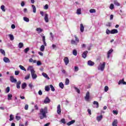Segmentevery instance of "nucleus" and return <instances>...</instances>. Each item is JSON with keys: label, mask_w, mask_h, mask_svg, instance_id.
Wrapping results in <instances>:
<instances>
[{"label": "nucleus", "mask_w": 126, "mask_h": 126, "mask_svg": "<svg viewBox=\"0 0 126 126\" xmlns=\"http://www.w3.org/2000/svg\"><path fill=\"white\" fill-rule=\"evenodd\" d=\"M39 115H41L42 116H40L39 118L40 120H43V119L47 118L46 114L48 113V108L47 107H45L44 109L41 108L40 110Z\"/></svg>", "instance_id": "f257e3e1"}, {"label": "nucleus", "mask_w": 126, "mask_h": 126, "mask_svg": "<svg viewBox=\"0 0 126 126\" xmlns=\"http://www.w3.org/2000/svg\"><path fill=\"white\" fill-rule=\"evenodd\" d=\"M27 70H31L32 79H36V78H37V74H35V70L32 66H29L27 68Z\"/></svg>", "instance_id": "f03ea898"}, {"label": "nucleus", "mask_w": 126, "mask_h": 126, "mask_svg": "<svg viewBox=\"0 0 126 126\" xmlns=\"http://www.w3.org/2000/svg\"><path fill=\"white\" fill-rule=\"evenodd\" d=\"M105 65H106V63L105 62H103V63L98 67V70H101V71H103L104 69H105Z\"/></svg>", "instance_id": "7ed1b4c3"}, {"label": "nucleus", "mask_w": 126, "mask_h": 126, "mask_svg": "<svg viewBox=\"0 0 126 126\" xmlns=\"http://www.w3.org/2000/svg\"><path fill=\"white\" fill-rule=\"evenodd\" d=\"M10 81L12 83H16V82H17V80H16V79H15L13 76H11L10 77Z\"/></svg>", "instance_id": "20e7f679"}, {"label": "nucleus", "mask_w": 126, "mask_h": 126, "mask_svg": "<svg viewBox=\"0 0 126 126\" xmlns=\"http://www.w3.org/2000/svg\"><path fill=\"white\" fill-rule=\"evenodd\" d=\"M51 102V99H50V98H49V97H46L45 98V99H44L43 103H44V104H49V103Z\"/></svg>", "instance_id": "39448f33"}, {"label": "nucleus", "mask_w": 126, "mask_h": 126, "mask_svg": "<svg viewBox=\"0 0 126 126\" xmlns=\"http://www.w3.org/2000/svg\"><path fill=\"white\" fill-rule=\"evenodd\" d=\"M87 54H88V51H85L82 54V57L83 58V59H86L87 57Z\"/></svg>", "instance_id": "423d86ee"}, {"label": "nucleus", "mask_w": 126, "mask_h": 126, "mask_svg": "<svg viewBox=\"0 0 126 126\" xmlns=\"http://www.w3.org/2000/svg\"><path fill=\"white\" fill-rule=\"evenodd\" d=\"M62 113V109H61V105H58L57 107V114L61 115Z\"/></svg>", "instance_id": "0eeeda50"}, {"label": "nucleus", "mask_w": 126, "mask_h": 126, "mask_svg": "<svg viewBox=\"0 0 126 126\" xmlns=\"http://www.w3.org/2000/svg\"><path fill=\"white\" fill-rule=\"evenodd\" d=\"M63 61L64 62L65 64L66 65H67V64H68V63H69V60H68V57H65L63 59Z\"/></svg>", "instance_id": "6e6552de"}, {"label": "nucleus", "mask_w": 126, "mask_h": 126, "mask_svg": "<svg viewBox=\"0 0 126 126\" xmlns=\"http://www.w3.org/2000/svg\"><path fill=\"white\" fill-rule=\"evenodd\" d=\"M94 64H95V63L92 61L90 60L88 61V65H90V66H93Z\"/></svg>", "instance_id": "1a4fd4ad"}, {"label": "nucleus", "mask_w": 126, "mask_h": 126, "mask_svg": "<svg viewBox=\"0 0 126 126\" xmlns=\"http://www.w3.org/2000/svg\"><path fill=\"white\" fill-rule=\"evenodd\" d=\"M90 97V93H89V92H87L86 94V95L85 96V99L86 100V101H88V100H89Z\"/></svg>", "instance_id": "9d476101"}, {"label": "nucleus", "mask_w": 126, "mask_h": 126, "mask_svg": "<svg viewBox=\"0 0 126 126\" xmlns=\"http://www.w3.org/2000/svg\"><path fill=\"white\" fill-rule=\"evenodd\" d=\"M114 50L113 49H110L107 53V59H110V57L111 56V54L112 53H113V51Z\"/></svg>", "instance_id": "9b49d317"}, {"label": "nucleus", "mask_w": 126, "mask_h": 126, "mask_svg": "<svg viewBox=\"0 0 126 126\" xmlns=\"http://www.w3.org/2000/svg\"><path fill=\"white\" fill-rule=\"evenodd\" d=\"M3 61L4 62V63H10V60L7 57H4L3 58Z\"/></svg>", "instance_id": "f8f14e48"}, {"label": "nucleus", "mask_w": 126, "mask_h": 126, "mask_svg": "<svg viewBox=\"0 0 126 126\" xmlns=\"http://www.w3.org/2000/svg\"><path fill=\"white\" fill-rule=\"evenodd\" d=\"M119 32L118 30L117 29H113L111 31V34H117Z\"/></svg>", "instance_id": "ddd939ff"}, {"label": "nucleus", "mask_w": 126, "mask_h": 126, "mask_svg": "<svg viewBox=\"0 0 126 126\" xmlns=\"http://www.w3.org/2000/svg\"><path fill=\"white\" fill-rule=\"evenodd\" d=\"M112 126H118V120L115 119L112 123Z\"/></svg>", "instance_id": "4468645a"}, {"label": "nucleus", "mask_w": 126, "mask_h": 126, "mask_svg": "<svg viewBox=\"0 0 126 126\" xmlns=\"http://www.w3.org/2000/svg\"><path fill=\"white\" fill-rule=\"evenodd\" d=\"M36 31H37V33L40 34V33H42V32H43V29H41V28H37L36 29Z\"/></svg>", "instance_id": "2eb2a0df"}, {"label": "nucleus", "mask_w": 126, "mask_h": 126, "mask_svg": "<svg viewBox=\"0 0 126 126\" xmlns=\"http://www.w3.org/2000/svg\"><path fill=\"white\" fill-rule=\"evenodd\" d=\"M48 16V14H45V16L44 17V20L46 23L49 22V18Z\"/></svg>", "instance_id": "dca6fc26"}, {"label": "nucleus", "mask_w": 126, "mask_h": 126, "mask_svg": "<svg viewBox=\"0 0 126 126\" xmlns=\"http://www.w3.org/2000/svg\"><path fill=\"white\" fill-rule=\"evenodd\" d=\"M74 123H75V120H72L67 123V126H71V125H73Z\"/></svg>", "instance_id": "f3484780"}, {"label": "nucleus", "mask_w": 126, "mask_h": 126, "mask_svg": "<svg viewBox=\"0 0 126 126\" xmlns=\"http://www.w3.org/2000/svg\"><path fill=\"white\" fill-rule=\"evenodd\" d=\"M20 84H21V81H19L16 84V87L17 89H20Z\"/></svg>", "instance_id": "a211bd4d"}, {"label": "nucleus", "mask_w": 126, "mask_h": 126, "mask_svg": "<svg viewBox=\"0 0 126 126\" xmlns=\"http://www.w3.org/2000/svg\"><path fill=\"white\" fill-rule=\"evenodd\" d=\"M80 31L82 33H83L84 32V27L83 26V24H80Z\"/></svg>", "instance_id": "6ab92c4d"}, {"label": "nucleus", "mask_w": 126, "mask_h": 126, "mask_svg": "<svg viewBox=\"0 0 126 126\" xmlns=\"http://www.w3.org/2000/svg\"><path fill=\"white\" fill-rule=\"evenodd\" d=\"M22 89H25L26 87H27V84L26 83H23L22 84Z\"/></svg>", "instance_id": "aec40b11"}, {"label": "nucleus", "mask_w": 126, "mask_h": 126, "mask_svg": "<svg viewBox=\"0 0 126 126\" xmlns=\"http://www.w3.org/2000/svg\"><path fill=\"white\" fill-rule=\"evenodd\" d=\"M42 75L45 77V78H47V79H50V77H49V76H48V74H47L46 73L43 72L42 73Z\"/></svg>", "instance_id": "412c9836"}, {"label": "nucleus", "mask_w": 126, "mask_h": 126, "mask_svg": "<svg viewBox=\"0 0 126 126\" xmlns=\"http://www.w3.org/2000/svg\"><path fill=\"white\" fill-rule=\"evenodd\" d=\"M102 119H103V115H100L99 116H97L96 118V120H97V121H98V122H100V121H101V120H102Z\"/></svg>", "instance_id": "4be33fe9"}, {"label": "nucleus", "mask_w": 126, "mask_h": 126, "mask_svg": "<svg viewBox=\"0 0 126 126\" xmlns=\"http://www.w3.org/2000/svg\"><path fill=\"white\" fill-rule=\"evenodd\" d=\"M8 37L10 38L11 41H13L14 40V36L12 34H8Z\"/></svg>", "instance_id": "5701e85b"}, {"label": "nucleus", "mask_w": 126, "mask_h": 126, "mask_svg": "<svg viewBox=\"0 0 126 126\" xmlns=\"http://www.w3.org/2000/svg\"><path fill=\"white\" fill-rule=\"evenodd\" d=\"M114 3L115 5H117V6H120V5H121V4H120L117 0L114 1Z\"/></svg>", "instance_id": "b1692460"}, {"label": "nucleus", "mask_w": 126, "mask_h": 126, "mask_svg": "<svg viewBox=\"0 0 126 126\" xmlns=\"http://www.w3.org/2000/svg\"><path fill=\"white\" fill-rule=\"evenodd\" d=\"M124 81H125V79L123 78L122 80H120V81L118 82L119 85H121V84H123Z\"/></svg>", "instance_id": "393cba45"}, {"label": "nucleus", "mask_w": 126, "mask_h": 126, "mask_svg": "<svg viewBox=\"0 0 126 126\" xmlns=\"http://www.w3.org/2000/svg\"><path fill=\"white\" fill-rule=\"evenodd\" d=\"M40 51H41V52H44V51H45V46L44 45L41 46Z\"/></svg>", "instance_id": "a878e982"}, {"label": "nucleus", "mask_w": 126, "mask_h": 126, "mask_svg": "<svg viewBox=\"0 0 126 126\" xmlns=\"http://www.w3.org/2000/svg\"><path fill=\"white\" fill-rule=\"evenodd\" d=\"M12 98V94H8V98H7L8 101H10V100H11Z\"/></svg>", "instance_id": "bb28decb"}, {"label": "nucleus", "mask_w": 126, "mask_h": 126, "mask_svg": "<svg viewBox=\"0 0 126 126\" xmlns=\"http://www.w3.org/2000/svg\"><path fill=\"white\" fill-rule=\"evenodd\" d=\"M59 86L60 88H61L62 89H63V87H64V85L63 84V82H61L59 83Z\"/></svg>", "instance_id": "cd10ccee"}, {"label": "nucleus", "mask_w": 126, "mask_h": 126, "mask_svg": "<svg viewBox=\"0 0 126 126\" xmlns=\"http://www.w3.org/2000/svg\"><path fill=\"white\" fill-rule=\"evenodd\" d=\"M94 105H96V108H99V103L97 101H94L93 102Z\"/></svg>", "instance_id": "c85d7f7f"}, {"label": "nucleus", "mask_w": 126, "mask_h": 126, "mask_svg": "<svg viewBox=\"0 0 126 126\" xmlns=\"http://www.w3.org/2000/svg\"><path fill=\"white\" fill-rule=\"evenodd\" d=\"M32 7L33 13H36V7L34 5H32Z\"/></svg>", "instance_id": "c756f323"}, {"label": "nucleus", "mask_w": 126, "mask_h": 126, "mask_svg": "<svg viewBox=\"0 0 126 126\" xmlns=\"http://www.w3.org/2000/svg\"><path fill=\"white\" fill-rule=\"evenodd\" d=\"M23 46H24L23 43H22V42H20V43H19L18 47H19V49H21L22 48H23Z\"/></svg>", "instance_id": "7c9ffc66"}, {"label": "nucleus", "mask_w": 126, "mask_h": 126, "mask_svg": "<svg viewBox=\"0 0 126 126\" xmlns=\"http://www.w3.org/2000/svg\"><path fill=\"white\" fill-rule=\"evenodd\" d=\"M65 84V85H68L69 84V79L68 78H66Z\"/></svg>", "instance_id": "2f4dec72"}, {"label": "nucleus", "mask_w": 126, "mask_h": 126, "mask_svg": "<svg viewBox=\"0 0 126 126\" xmlns=\"http://www.w3.org/2000/svg\"><path fill=\"white\" fill-rule=\"evenodd\" d=\"M74 89L78 94H80V90L77 87H74Z\"/></svg>", "instance_id": "473e14b6"}, {"label": "nucleus", "mask_w": 126, "mask_h": 126, "mask_svg": "<svg viewBox=\"0 0 126 126\" xmlns=\"http://www.w3.org/2000/svg\"><path fill=\"white\" fill-rule=\"evenodd\" d=\"M19 67L20 68H21V69H22V70H24V71H26V69H25V67H24V66L20 65Z\"/></svg>", "instance_id": "72a5a7b5"}, {"label": "nucleus", "mask_w": 126, "mask_h": 126, "mask_svg": "<svg viewBox=\"0 0 126 126\" xmlns=\"http://www.w3.org/2000/svg\"><path fill=\"white\" fill-rule=\"evenodd\" d=\"M30 50V48L29 47H28V48L25 49L24 53H25V54H27V53H28V52H29Z\"/></svg>", "instance_id": "f704fd0d"}, {"label": "nucleus", "mask_w": 126, "mask_h": 126, "mask_svg": "<svg viewBox=\"0 0 126 126\" xmlns=\"http://www.w3.org/2000/svg\"><path fill=\"white\" fill-rule=\"evenodd\" d=\"M23 19H24V21H26V22H29V21H30L29 18H28L26 17H24L23 18Z\"/></svg>", "instance_id": "c9c22d12"}, {"label": "nucleus", "mask_w": 126, "mask_h": 126, "mask_svg": "<svg viewBox=\"0 0 126 126\" xmlns=\"http://www.w3.org/2000/svg\"><path fill=\"white\" fill-rule=\"evenodd\" d=\"M45 89V91H47V92H48V91H50V87L49 86H46Z\"/></svg>", "instance_id": "e433bc0d"}, {"label": "nucleus", "mask_w": 126, "mask_h": 126, "mask_svg": "<svg viewBox=\"0 0 126 126\" xmlns=\"http://www.w3.org/2000/svg\"><path fill=\"white\" fill-rule=\"evenodd\" d=\"M73 55L74 56H77V51H76V50L74 49L73 50Z\"/></svg>", "instance_id": "4c0bfd02"}, {"label": "nucleus", "mask_w": 126, "mask_h": 126, "mask_svg": "<svg viewBox=\"0 0 126 126\" xmlns=\"http://www.w3.org/2000/svg\"><path fill=\"white\" fill-rule=\"evenodd\" d=\"M77 14H81V9L80 8H78L77 10Z\"/></svg>", "instance_id": "58836bf2"}, {"label": "nucleus", "mask_w": 126, "mask_h": 126, "mask_svg": "<svg viewBox=\"0 0 126 126\" xmlns=\"http://www.w3.org/2000/svg\"><path fill=\"white\" fill-rule=\"evenodd\" d=\"M90 13H95L96 12V10L94 9H91L90 10Z\"/></svg>", "instance_id": "ea45409f"}, {"label": "nucleus", "mask_w": 126, "mask_h": 126, "mask_svg": "<svg viewBox=\"0 0 126 126\" xmlns=\"http://www.w3.org/2000/svg\"><path fill=\"white\" fill-rule=\"evenodd\" d=\"M14 119V117L13 116L12 114H11V115H10L9 121H13Z\"/></svg>", "instance_id": "a19ab883"}, {"label": "nucleus", "mask_w": 126, "mask_h": 126, "mask_svg": "<svg viewBox=\"0 0 126 126\" xmlns=\"http://www.w3.org/2000/svg\"><path fill=\"white\" fill-rule=\"evenodd\" d=\"M5 6H4V5H2L0 7V8L1 9V10H2L3 11L5 12Z\"/></svg>", "instance_id": "79ce46f5"}, {"label": "nucleus", "mask_w": 126, "mask_h": 126, "mask_svg": "<svg viewBox=\"0 0 126 126\" xmlns=\"http://www.w3.org/2000/svg\"><path fill=\"white\" fill-rule=\"evenodd\" d=\"M61 122L62 123V124H63L64 125H65V124L66 123L65 122V119L64 118L62 119Z\"/></svg>", "instance_id": "37998d69"}, {"label": "nucleus", "mask_w": 126, "mask_h": 126, "mask_svg": "<svg viewBox=\"0 0 126 126\" xmlns=\"http://www.w3.org/2000/svg\"><path fill=\"white\" fill-rule=\"evenodd\" d=\"M50 87L51 89V91H53L54 92V91H55V88L54 87V86H53L52 85H50Z\"/></svg>", "instance_id": "c03bdc74"}, {"label": "nucleus", "mask_w": 126, "mask_h": 126, "mask_svg": "<svg viewBox=\"0 0 126 126\" xmlns=\"http://www.w3.org/2000/svg\"><path fill=\"white\" fill-rule=\"evenodd\" d=\"M0 52L2 54V55H4V56H5V52L2 49H0Z\"/></svg>", "instance_id": "a18cd8bd"}, {"label": "nucleus", "mask_w": 126, "mask_h": 126, "mask_svg": "<svg viewBox=\"0 0 126 126\" xmlns=\"http://www.w3.org/2000/svg\"><path fill=\"white\" fill-rule=\"evenodd\" d=\"M114 4H113V3H111V4H110V6H109V8L110 9H114Z\"/></svg>", "instance_id": "49530a36"}, {"label": "nucleus", "mask_w": 126, "mask_h": 126, "mask_svg": "<svg viewBox=\"0 0 126 126\" xmlns=\"http://www.w3.org/2000/svg\"><path fill=\"white\" fill-rule=\"evenodd\" d=\"M71 44H72L73 45H77V44L76 43V42L73 40H71Z\"/></svg>", "instance_id": "de8ad7c7"}, {"label": "nucleus", "mask_w": 126, "mask_h": 126, "mask_svg": "<svg viewBox=\"0 0 126 126\" xmlns=\"http://www.w3.org/2000/svg\"><path fill=\"white\" fill-rule=\"evenodd\" d=\"M75 41L77 42V43H79V39L76 36V35H74Z\"/></svg>", "instance_id": "09e8293b"}, {"label": "nucleus", "mask_w": 126, "mask_h": 126, "mask_svg": "<svg viewBox=\"0 0 126 126\" xmlns=\"http://www.w3.org/2000/svg\"><path fill=\"white\" fill-rule=\"evenodd\" d=\"M9 91H10V88H9V87H7L6 88V93H8L9 92Z\"/></svg>", "instance_id": "8fccbe9b"}, {"label": "nucleus", "mask_w": 126, "mask_h": 126, "mask_svg": "<svg viewBox=\"0 0 126 126\" xmlns=\"http://www.w3.org/2000/svg\"><path fill=\"white\" fill-rule=\"evenodd\" d=\"M108 90H109V87L108 86H106L104 87V91H105V92H108Z\"/></svg>", "instance_id": "3c124183"}, {"label": "nucleus", "mask_w": 126, "mask_h": 126, "mask_svg": "<svg viewBox=\"0 0 126 126\" xmlns=\"http://www.w3.org/2000/svg\"><path fill=\"white\" fill-rule=\"evenodd\" d=\"M79 70V68L78 66H75L74 67V71H75V72L78 71Z\"/></svg>", "instance_id": "603ef678"}, {"label": "nucleus", "mask_w": 126, "mask_h": 126, "mask_svg": "<svg viewBox=\"0 0 126 126\" xmlns=\"http://www.w3.org/2000/svg\"><path fill=\"white\" fill-rule=\"evenodd\" d=\"M106 33L107 34V35H109V34H111V31H109V29H107L106 31Z\"/></svg>", "instance_id": "864d4df0"}, {"label": "nucleus", "mask_w": 126, "mask_h": 126, "mask_svg": "<svg viewBox=\"0 0 126 126\" xmlns=\"http://www.w3.org/2000/svg\"><path fill=\"white\" fill-rule=\"evenodd\" d=\"M29 78H30V74H29V75H28L27 76L25 77V79H26V80L29 79Z\"/></svg>", "instance_id": "5fc2aeb1"}, {"label": "nucleus", "mask_w": 126, "mask_h": 126, "mask_svg": "<svg viewBox=\"0 0 126 126\" xmlns=\"http://www.w3.org/2000/svg\"><path fill=\"white\" fill-rule=\"evenodd\" d=\"M106 26H107V27H111L112 26V23H108L106 25Z\"/></svg>", "instance_id": "6e6d98bb"}, {"label": "nucleus", "mask_w": 126, "mask_h": 126, "mask_svg": "<svg viewBox=\"0 0 126 126\" xmlns=\"http://www.w3.org/2000/svg\"><path fill=\"white\" fill-rule=\"evenodd\" d=\"M36 63L38 66L42 65V63L40 61H37Z\"/></svg>", "instance_id": "4d7b16f0"}, {"label": "nucleus", "mask_w": 126, "mask_h": 126, "mask_svg": "<svg viewBox=\"0 0 126 126\" xmlns=\"http://www.w3.org/2000/svg\"><path fill=\"white\" fill-rule=\"evenodd\" d=\"M21 6L23 7L24 6V5H25V2H24V1H22L21 3Z\"/></svg>", "instance_id": "13d9d810"}, {"label": "nucleus", "mask_w": 126, "mask_h": 126, "mask_svg": "<svg viewBox=\"0 0 126 126\" xmlns=\"http://www.w3.org/2000/svg\"><path fill=\"white\" fill-rule=\"evenodd\" d=\"M16 119L17 121H19V120H20V119H21V117L20 116H16Z\"/></svg>", "instance_id": "bf43d9fd"}, {"label": "nucleus", "mask_w": 126, "mask_h": 126, "mask_svg": "<svg viewBox=\"0 0 126 126\" xmlns=\"http://www.w3.org/2000/svg\"><path fill=\"white\" fill-rule=\"evenodd\" d=\"M50 35L51 36V38H52V40H54V34H53L52 32H50Z\"/></svg>", "instance_id": "052dcab7"}, {"label": "nucleus", "mask_w": 126, "mask_h": 126, "mask_svg": "<svg viewBox=\"0 0 126 126\" xmlns=\"http://www.w3.org/2000/svg\"><path fill=\"white\" fill-rule=\"evenodd\" d=\"M44 9H48V8H49V5L48 4H46L44 6Z\"/></svg>", "instance_id": "680f3d73"}, {"label": "nucleus", "mask_w": 126, "mask_h": 126, "mask_svg": "<svg viewBox=\"0 0 126 126\" xmlns=\"http://www.w3.org/2000/svg\"><path fill=\"white\" fill-rule=\"evenodd\" d=\"M29 105L28 104H26L25 106V110H28Z\"/></svg>", "instance_id": "e2e57ef3"}, {"label": "nucleus", "mask_w": 126, "mask_h": 126, "mask_svg": "<svg viewBox=\"0 0 126 126\" xmlns=\"http://www.w3.org/2000/svg\"><path fill=\"white\" fill-rule=\"evenodd\" d=\"M113 113L114 115H118V111L117 110H113Z\"/></svg>", "instance_id": "0e129e2a"}, {"label": "nucleus", "mask_w": 126, "mask_h": 126, "mask_svg": "<svg viewBox=\"0 0 126 126\" xmlns=\"http://www.w3.org/2000/svg\"><path fill=\"white\" fill-rule=\"evenodd\" d=\"M19 72H20L19 71H15V74L16 75H18V74H19Z\"/></svg>", "instance_id": "69168bd1"}, {"label": "nucleus", "mask_w": 126, "mask_h": 126, "mask_svg": "<svg viewBox=\"0 0 126 126\" xmlns=\"http://www.w3.org/2000/svg\"><path fill=\"white\" fill-rule=\"evenodd\" d=\"M11 28L12 29H15V25L12 24L11 25Z\"/></svg>", "instance_id": "338daca9"}, {"label": "nucleus", "mask_w": 126, "mask_h": 126, "mask_svg": "<svg viewBox=\"0 0 126 126\" xmlns=\"http://www.w3.org/2000/svg\"><path fill=\"white\" fill-rule=\"evenodd\" d=\"M38 94H39V95H42V94H43V93L42 92V91L39 90V91H38Z\"/></svg>", "instance_id": "774afa93"}]
</instances>
